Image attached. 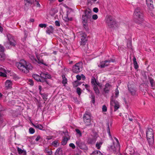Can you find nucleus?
I'll use <instances>...</instances> for the list:
<instances>
[{
  "label": "nucleus",
  "instance_id": "nucleus-1",
  "mask_svg": "<svg viewBox=\"0 0 155 155\" xmlns=\"http://www.w3.org/2000/svg\"><path fill=\"white\" fill-rule=\"evenodd\" d=\"M15 64L20 71L26 73H28L29 71L31 70L32 68L31 64L23 59L16 63Z\"/></svg>",
  "mask_w": 155,
  "mask_h": 155
},
{
  "label": "nucleus",
  "instance_id": "nucleus-2",
  "mask_svg": "<svg viewBox=\"0 0 155 155\" xmlns=\"http://www.w3.org/2000/svg\"><path fill=\"white\" fill-rule=\"evenodd\" d=\"M134 21L138 24L144 25V21L142 11L139 7L136 8L134 13Z\"/></svg>",
  "mask_w": 155,
  "mask_h": 155
},
{
  "label": "nucleus",
  "instance_id": "nucleus-3",
  "mask_svg": "<svg viewBox=\"0 0 155 155\" xmlns=\"http://www.w3.org/2000/svg\"><path fill=\"white\" fill-rule=\"evenodd\" d=\"M91 11L86 10L84 12V15H82V19L83 26L87 31H88L89 30L87 23L88 20L91 18Z\"/></svg>",
  "mask_w": 155,
  "mask_h": 155
},
{
  "label": "nucleus",
  "instance_id": "nucleus-4",
  "mask_svg": "<svg viewBox=\"0 0 155 155\" xmlns=\"http://www.w3.org/2000/svg\"><path fill=\"white\" fill-rule=\"evenodd\" d=\"M146 137L149 145H152L153 143L154 140V133L152 129H147L146 130Z\"/></svg>",
  "mask_w": 155,
  "mask_h": 155
},
{
  "label": "nucleus",
  "instance_id": "nucleus-5",
  "mask_svg": "<svg viewBox=\"0 0 155 155\" xmlns=\"http://www.w3.org/2000/svg\"><path fill=\"white\" fill-rule=\"evenodd\" d=\"M106 23L109 28L114 27L116 24V22L113 18L110 15H107L106 17Z\"/></svg>",
  "mask_w": 155,
  "mask_h": 155
},
{
  "label": "nucleus",
  "instance_id": "nucleus-6",
  "mask_svg": "<svg viewBox=\"0 0 155 155\" xmlns=\"http://www.w3.org/2000/svg\"><path fill=\"white\" fill-rule=\"evenodd\" d=\"M82 69V63L81 62H79L76 64L72 67L73 72L75 73H78L81 71Z\"/></svg>",
  "mask_w": 155,
  "mask_h": 155
},
{
  "label": "nucleus",
  "instance_id": "nucleus-7",
  "mask_svg": "<svg viewBox=\"0 0 155 155\" xmlns=\"http://www.w3.org/2000/svg\"><path fill=\"white\" fill-rule=\"evenodd\" d=\"M41 78V80H42L43 81L42 82H45L46 84H49L48 82L47 81V79H50L51 78V76L48 73H43L41 72L40 74Z\"/></svg>",
  "mask_w": 155,
  "mask_h": 155
},
{
  "label": "nucleus",
  "instance_id": "nucleus-8",
  "mask_svg": "<svg viewBox=\"0 0 155 155\" xmlns=\"http://www.w3.org/2000/svg\"><path fill=\"white\" fill-rule=\"evenodd\" d=\"M7 37L8 40V44L12 46H15L16 42L14 40L13 37L10 34L7 35Z\"/></svg>",
  "mask_w": 155,
  "mask_h": 155
},
{
  "label": "nucleus",
  "instance_id": "nucleus-9",
  "mask_svg": "<svg viewBox=\"0 0 155 155\" xmlns=\"http://www.w3.org/2000/svg\"><path fill=\"white\" fill-rule=\"evenodd\" d=\"M120 147L119 144H116L114 143L110 146V150L114 152L119 151L120 150Z\"/></svg>",
  "mask_w": 155,
  "mask_h": 155
},
{
  "label": "nucleus",
  "instance_id": "nucleus-10",
  "mask_svg": "<svg viewBox=\"0 0 155 155\" xmlns=\"http://www.w3.org/2000/svg\"><path fill=\"white\" fill-rule=\"evenodd\" d=\"M110 105L114 107V111H116L119 107V103L117 101L112 100L110 101Z\"/></svg>",
  "mask_w": 155,
  "mask_h": 155
},
{
  "label": "nucleus",
  "instance_id": "nucleus-11",
  "mask_svg": "<svg viewBox=\"0 0 155 155\" xmlns=\"http://www.w3.org/2000/svg\"><path fill=\"white\" fill-rule=\"evenodd\" d=\"M76 144L77 148H79L82 150H84L85 148V144L80 140L77 141L76 142Z\"/></svg>",
  "mask_w": 155,
  "mask_h": 155
},
{
  "label": "nucleus",
  "instance_id": "nucleus-12",
  "mask_svg": "<svg viewBox=\"0 0 155 155\" xmlns=\"http://www.w3.org/2000/svg\"><path fill=\"white\" fill-rule=\"evenodd\" d=\"M81 40L80 42L81 45H84L86 44L87 41V35L85 34H83V35H81Z\"/></svg>",
  "mask_w": 155,
  "mask_h": 155
},
{
  "label": "nucleus",
  "instance_id": "nucleus-13",
  "mask_svg": "<svg viewBox=\"0 0 155 155\" xmlns=\"http://www.w3.org/2000/svg\"><path fill=\"white\" fill-rule=\"evenodd\" d=\"M96 140V138L95 137H90L88 138L87 143L89 144H93L95 143Z\"/></svg>",
  "mask_w": 155,
  "mask_h": 155
},
{
  "label": "nucleus",
  "instance_id": "nucleus-14",
  "mask_svg": "<svg viewBox=\"0 0 155 155\" xmlns=\"http://www.w3.org/2000/svg\"><path fill=\"white\" fill-rule=\"evenodd\" d=\"M12 81L7 80L5 82V87L6 89H11L12 88Z\"/></svg>",
  "mask_w": 155,
  "mask_h": 155
},
{
  "label": "nucleus",
  "instance_id": "nucleus-15",
  "mask_svg": "<svg viewBox=\"0 0 155 155\" xmlns=\"http://www.w3.org/2000/svg\"><path fill=\"white\" fill-rule=\"evenodd\" d=\"M112 88V86L109 83H107L104 88V91L105 93H108Z\"/></svg>",
  "mask_w": 155,
  "mask_h": 155
},
{
  "label": "nucleus",
  "instance_id": "nucleus-16",
  "mask_svg": "<svg viewBox=\"0 0 155 155\" xmlns=\"http://www.w3.org/2000/svg\"><path fill=\"white\" fill-rule=\"evenodd\" d=\"M110 61H103L101 62L100 64L98 65L99 67H100L101 68H104L105 67L108 66V64H107V62H109Z\"/></svg>",
  "mask_w": 155,
  "mask_h": 155
},
{
  "label": "nucleus",
  "instance_id": "nucleus-17",
  "mask_svg": "<svg viewBox=\"0 0 155 155\" xmlns=\"http://www.w3.org/2000/svg\"><path fill=\"white\" fill-rule=\"evenodd\" d=\"M128 89L129 92L131 93L132 95L134 96L136 95V90L135 87H128Z\"/></svg>",
  "mask_w": 155,
  "mask_h": 155
},
{
  "label": "nucleus",
  "instance_id": "nucleus-18",
  "mask_svg": "<svg viewBox=\"0 0 155 155\" xmlns=\"http://www.w3.org/2000/svg\"><path fill=\"white\" fill-rule=\"evenodd\" d=\"M46 29V33L49 35L52 34L54 32V28L52 26H50L47 27Z\"/></svg>",
  "mask_w": 155,
  "mask_h": 155
},
{
  "label": "nucleus",
  "instance_id": "nucleus-19",
  "mask_svg": "<svg viewBox=\"0 0 155 155\" xmlns=\"http://www.w3.org/2000/svg\"><path fill=\"white\" fill-rule=\"evenodd\" d=\"M146 4L147 6L150 9L152 10L153 8V2L152 0H146Z\"/></svg>",
  "mask_w": 155,
  "mask_h": 155
},
{
  "label": "nucleus",
  "instance_id": "nucleus-20",
  "mask_svg": "<svg viewBox=\"0 0 155 155\" xmlns=\"http://www.w3.org/2000/svg\"><path fill=\"white\" fill-rule=\"evenodd\" d=\"M33 78L37 81H40L42 82L43 80H41V75H39L37 74H34L32 75Z\"/></svg>",
  "mask_w": 155,
  "mask_h": 155
},
{
  "label": "nucleus",
  "instance_id": "nucleus-21",
  "mask_svg": "<svg viewBox=\"0 0 155 155\" xmlns=\"http://www.w3.org/2000/svg\"><path fill=\"white\" fill-rule=\"evenodd\" d=\"M126 150L127 153L130 155H133L134 153V149L130 147H127L126 149Z\"/></svg>",
  "mask_w": 155,
  "mask_h": 155
},
{
  "label": "nucleus",
  "instance_id": "nucleus-22",
  "mask_svg": "<svg viewBox=\"0 0 155 155\" xmlns=\"http://www.w3.org/2000/svg\"><path fill=\"white\" fill-rule=\"evenodd\" d=\"M91 114L90 113L88 112H86L83 116V120L91 119Z\"/></svg>",
  "mask_w": 155,
  "mask_h": 155
},
{
  "label": "nucleus",
  "instance_id": "nucleus-23",
  "mask_svg": "<svg viewBox=\"0 0 155 155\" xmlns=\"http://www.w3.org/2000/svg\"><path fill=\"white\" fill-rule=\"evenodd\" d=\"M25 5H26L27 3L29 5L34 4L35 5V2L36 0H24Z\"/></svg>",
  "mask_w": 155,
  "mask_h": 155
},
{
  "label": "nucleus",
  "instance_id": "nucleus-24",
  "mask_svg": "<svg viewBox=\"0 0 155 155\" xmlns=\"http://www.w3.org/2000/svg\"><path fill=\"white\" fill-rule=\"evenodd\" d=\"M36 56L38 60H37V61L36 62H37L39 64H41L45 65H46V64L45 63H44L43 59L40 58V57H38L37 55Z\"/></svg>",
  "mask_w": 155,
  "mask_h": 155
},
{
  "label": "nucleus",
  "instance_id": "nucleus-25",
  "mask_svg": "<svg viewBox=\"0 0 155 155\" xmlns=\"http://www.w3.org/2000/svg\"><path fill=\"white\" fill-rule=\"evenodd\" d=\"M17 150L19 154L21 155H26V152L25 151L21 149L20 148L18 147Z\"/></svg>",
  "mask_w": 155,
  "mask_h": 155
},
{
  "label": "nucleus",
  "instance_id": "nucleus-26",
  "mask_svg": "<svg viewBox=\"0 0 155 155\" xmlns=\"http://www.w3.org/2000/svg\"><path fill=\"white\" fill-rule=\"evenodd\" d=\"M69 140V138L68 139L66 137H63V139L61 142V145L63 146L65 145Z\"/></svg>",
  "mask_w": 155,
  "mask_h": 155
},
{
  "label": "nucleus",
  "instance_id": "nucleus-27",
  "mask_svg": "<svg viewBox=\"0 0 155 155\" xmlns=\"http://www.w3.org/2000/svg\"><path fill=\"white\" fill-rule=\"evenodd\" d=\"M93 89L95 94L97 95H98L99 94L100 91L97 85H94L93 86Z\"/></svg>",
  "mask_w": 155,
  "mask_h": 155
},
{
  "label": "nucleus",
  "instance_id": "nucleus-28",
  "mask_svg": "<svg viewBox=\"0 0 155 155\" xmlns=\"http://www.w3.org/2000/svg\"><path fill=\"white\" fill-rule=\"evenodd\" d=\"M55 155H63L61 148H58L57 150L55 152Z\"/></svg>",
  "mask_w": 155,
  "mask_h": 155
},
{
  "label": "nucleus",
  "instance_id": "nucleus-29",
  "mask_svg": "<svg viewBox=\"0 0 155 155\" xmlns=\"http://www.w3.org/2000/svg\"><path fill=\"white\" fill-rule=\"evenodd\" d=\"M33 126L36 128L40 130H43V127L40 124H33Z\"/></svg>",
  "mask_w": 155,
  "mask_h": 155
},
{
  "label": "nucleus",
  "instance_id": "nucleus-30",
  "mask_svg": "<svg viewBox=\"0 0 155 155\" xmlns=\"http://www.w3.org/2000/svg\"><path fill=\"white\" fill-rule=\"evenodd\" d=\"M84 121L87 126H89L91 124V119H84Z\"/></svg>",
  "mask_w": 155,
  "mask_h": 155
},
{
  "label": "nucleus",
  "instance_id": "nucleus-31",
  "mask_svg": "<svg viewBox=\"0 0 155 155\" xmlns=\"http://www.w3.org/2000/svg\"><path fill=\"white\" fill-rule=\"evenodd\" d=\"M90 155H102V153L99 150H96L94 151Z\"/></svg>",
  "mask_w": 155,
  "mask_h": 155
},
{
  "label": "nucleus",
  "instance_id": "nucleus-32",
  "mask_svg": "<svg viewBox=\"0 0 155 155\" xmlns=\"http://www.w3.org/2000/svg\"><path fill=\"white\" fill-rule=\"evenodd\" d=\"M133 62H134V68H135L137 69L138 67V66L137 64V62L136 61V59L135 57H134L133 58Z\"/></svg>",
  "mask_w": 155,
  "mask_h": 155
},
{
  "label": "nucleus",
  "instance_id": "nucleus-33",
  "mask_svg": "<svg viewBox=\"0 0 155 155\" xmlns=\"http://www.w3.org/2000/svg\"><path fill=\"white\" fill-rule=\"evenodd\" d=\"M45 152L47 153L49 155H50L52 154V152L51 150V149L48 147H46L45 149Z\"/></svg>",
  "mask_w": 155,
  "mask_h": 155
},
{
  "label": "nucleus",
  "instance_id": "nucleus-34",
  "mask_svg": "<svg viewBox=\"0 0 155 155\" xmlns=\"http://www.w3.org/2000/svg\"><path fill=\"white\" fill-rule=\"evenodd\" d=\"M62 77L63 79L62 83L64 85L67 83V79L65 78V75L64 74L62 75Z\"/></svg>",
  "mask_w": 155,
  "mask_h": 155
},
{
  "label": "nucleus",
  "instance_id": "nucleus-35",
  "mask_svg": "<svg viewBox=\"0 0 155 155\" xmlns=\"http://www.w3.org/2000/svg\"><path fill=\"white\" fill-rule=\"evenodd\" d=\"M29 57L33 62L35 63L37 61L33 55L30 54L29 56Z\"/></svg>",
  "mask_w": 155,
  "mask_h": 155
},
{
  "label": "nucleus",
  "instance_id": "nucleus-36",
  "mask_svg": "<svg viewBox=\"0 0 155 155\" xmlns=\"http://www.w3.org/2000/svg\"><path fill=\"white\" fill-rule=\"evenodd\" d=\"M5 55L4 53H0V60L3 61L5 60Z\"/></svg>",
  "mask_w": 155,
  "mask_h": 155
},
{
  "label": "nucleus",
  "instance_id": "nucleus-37",
  "mask_svg": "<svg viewBox=\"0 0 155 155\" xmlns=\"http://www.w3.org/2000/svg\"><path fill=\"white\" fill-rule=\"evenodd\" d=\"M42 97L43 99L45 101H46L47 99L48 95L47 94L44 93L43 94H41Z\"/></svg>",
  "mask_w": 155,
  "mask_h": 155
},
{
  "label": "nucleus",
  "instance_id": "nucleus-38",
  "mask_svg": "<svg viewBox=\"0 0 155 155\" xmlns=\"http://www.w3.org/2000/svg\"><path fill=\"white\" fill-rule=\"evenodd\" d=\"M97 81L94 77H92L91 79V83L93 86L94 85H96V83Z\"/></svg>",
  "mask_w": 155,
  "mask_h": 155
},
{
  "label": "nucleus",
  "instance_id": "nucleus-39",
  "mask_svg": "<svg viewBox=\"0 0 155 155\" xmlns=\"http://www.w3.org/2000/svg\"><path fill=\"white\" fill-rule=\"evenodd\" d=\"M75 130L77 134H78L79 137H81L82 136V133L81 131L78 129H76Z\"/></svg>",
  "mask_w": 155,
  "mask_h": 155
},
{
  "label": "nucleus",
  "instance_id": "nucleus-40",
  "mask_svg": "<svg viewBox=\"0 0 155 155\" xmlns=\"http://www.w3.org/2000/svg\"><path fill=\"white\" fill-rule=\"evenodd\" d=\"M149 80L150 82V83L151 84V86L152 87H153L154 86V84H153L154 80L153 79L151 78H149Z\"/></svg>",
  "mask_w": 155,
  "mask_h": 155
},
{
  "label": "nucleus",
  "instance_id": "nucleus-41",
  "mask_svg": "<svg viewBox=\"0 0 155 155\" xmlns=\"http://www.w3.org/2000/svg\"><path fill=\"white\" fill-rule=\"evenodd\" d=\"M58 144V140H55L52 143V144L55 147H57Z\"/></svg>",
  "mask_w": 155,
  "mask_h": 155
},
{
  "label": "nucleus",
  "instance_id": "nucleus-42",
  "mask_svg": "<svg viewBox=\"0 0 155 155\" xmlns=\"http://www.w3.org/2000/svg\"><path fill=\"white\" fill-rule=\"evenodd\" d=\"M101 144H102V142L97 143L96 144V147L98 149H100Z\"/></svg>",
  "mask_w": 155,
  "mask_h": 155
},
{
  "label": "nucleus",
  "instance_id": "nucleus-43",
  "mask_svg": "<svg viewBox=\"0 0 155 155\" xmlns=\"http://www.w3.org/2000/svg\"><path fill=\"white\" fill-rule=\"evenodd\" d=\"M29 132L31 134H33L35 132V130L33 128L31 127L29 129Z\"/></svg>",
  "mask_w": 155,
  "mask_h": 155
},
{
  "label": "nucleus",
  "instance_id": "nucleus-44",
  "mask_svg": "<svg viewBox=\"0 0 155 155\" xmlns=\"http://www.w3.org/2000/svg\"><path fill=\"white\" fill-rule=\"evenodd\" d=\"M64 136L63 137H66L68 139L69 138V140L70 139V137L69 136V135L68 134V131L66 132L64 134Z\"/></svg>",
  "mask_w": 155,
  "mask_h": 155
},
{
  "label": "nucleus",
  "instance_id": "nucleus-45",
  "mask_svg": "<svg viewBox=\"0 0 155 155\" xmlns=\"http://www.w3.org/2000/svg\"><path fill=\"white\" fill-rule=\"evenodd\" d=\"M47 26V25L45 24H40L39 25V26L41 28H46Z\"/></svg>",
  "mask_w": 155,
  "mask_h": 155
},
{
  "label": "nucleus",
  "instance_id": "nucleus-46",
  "mask_svg": "<svg viewBox=\"0 0 155 155\" xmlns=\"http://www.w3.org/2000/svg\"><path fill=\"white\" fill-rule=\"evenodd\" d=\"M77 92L79 95H80L81 93V89L79 87H77Z\"/></svg>",
  "mask_w": 155,
  "mask_h": 155
},
{
  "label": "nucleus",
  "instance_id": "nucleus-47",
  "mask_svg": "<svg viewBox=\"0 0 155 155\" xmlns=\"http://www.w3.org/2000/svg\"><path fill=\"white\" fill-rule=\"evenodd\" d=\"M4 48L3 46L0 45V53H4Z\"/></svg>",
  "mask_w": 155,
  "mask_h": 155
},
{
  "label": "nucleus",
  "instance_id": "nucleus-48",
  "mask_svg": "<svg viewBox=\"0 0 155 155\" xmlns=\"http://www.w3.org/2000/svg\"><path fill=\"white\" fill-rule=\"evenodd\" d=\"M102 110L103 112H106L107 111V108L105 105H104L102 107Z\"/></svg>",
  "mask_w": 155,
  "mask_h": 155
},
{
  "label": "nucleus",
  "instance_id": "nucleus-49",
  "mask_svg": "<svg viewBox=\"0 0 155 155\" xmlns=\"http://www.w3.org/2000/svg\"><path fill=\"white\" fill-rule=\"evenodd\" d=\"M69 146L70 147H72L73 149H74L75 148V146L74 144L72 143H70L69 144Z\"/></svg>",
  "mask_w": 155,
  "mask_h": 155
},
{
  "label": "nucleus",
  "instance_id": "nucleus-50",
  "mask_svg": "<svg viewBox=\"0 0 155 155\" xmlns=\"http://www.w3.org/2000/svg\"><path fill=\"white\" fill-rule=\"evenodd\" d=\"M55 24L56 26L58 27L60 26V22L58 21H55Z\"/></svg>",
  "mask_w": 155,
  "mask_h": 155
},
{
  "label": "nucleus",
  "instance_id": "nucleus-51",
  "mask_svg": "<svg viewBox=\"0 0 155 155\" xmlns=\"http://www.w3.org/2000/svg\"><path fill=\"white\" fill-rule=\"evenodd\" d=\"M90 94H91V98L92 99L95 98V95L92 91H91Z\"/></svg>",
  "mask_w": 155,
  "mask_h": 155
},
{
  "label": "nucleus",
  "instance_id": "nucleus-52",
  "mask_svg": "<svg viewBox=\"0 0 155 155\" xmlns=\"http://www.w3.org/2000/svg\"><path fill=\"white\" fill-rule=\"evenodd\" d=\"M79 82L78 81H76L74 82V83L73 84V85L74 87H76L78 86L79 85L78 84Z\"/></svg>",
  "mask_w": 155,
  "mask_h": 155
},
{
  "label": "nucleus",
  "instance_id": "nucleus-53",
  "mask_svg": "<svg viewBox=\"0 0 155 155\" xmlns=\"http://www.w3.org/2000/svg\"><path fill=\"white\" fill-rule=\"evenodd\" d=\"M0 76L5 77H6V75L4 73L0 71Z\"/></svg>",
  "mask_w": 155,
  "mask_h": 155
},
{
  "label": "nucleus",
  "instance_id": "nucleus-54",
  "mask_svg": "<svg viewBox=\"0 0 155 155\" xmlns=\"http://www.w3.org/2000/svg\"><path fill=\"white\" fill-rule=\"evenodd\" d=\"M98 18L97 15L95 14L92 16V18L94 20H96Z\"/></svg>",
  "mask_w": 155,
  "mask_h": 155
},
{
  "label": "nucleus",
  "instance_id": "nucleus-55",
  "mask_svg": "<svg viewBox=\"0 0 155 155\" xmlns=\"http://www.w3.org/2000/svg\"><path fill=\"white\" fill-rule=\"evenodd\" d=\"M41 139V137L40 136L38 135L37 138L35 139V141H39L40 139Z\"/></svg>",
  "mask_w": 155,
  "mask_h": 155
},
{
  "label": "nucleus",
  "instance_id": "nucleus-56",
  "mask_svg": "<svg viewBox=\"0 0 155 155\" xmlns=\"http://www.w3.org/2000/svg\"><path fill=\"white\" fill-rule=\"evenodd\" d=\"M64 20L66 21H71L72 20V19L71 18L70 19H69V18H68V16L67 17L64 18Z\"/></svg>",
  "mask_w": 155,
  "mask_h": 155
},
{
  "label": "nucleus",
  "instance_id": "nucleus-57",
  "mask_svg": "<svg viewBox=\"0 0 155 155\" xmlns=\"http://www.w3.org/2000/svg\"><path fill=\"white\" fill-rule=\"evenodd\" d=\"M105 61H110L109 62H107V64H108V65L111 62H114V61H113V60L112 59H110L105 60Z\"/></svg>",
  "mask_w": 155,
  "mask_h": 155
},
{
  "label": "nucleus",
  "instance_id": "nucleus-58",
  "mask_svg": "<svg viewBox=\"0 0 155 155\" xmlns=\"http://www.w3.org/2000/svg\"><path fill=\"white\" fill-rule=\"evenodd\" d=\"M119 91L118 90L117 88L116 90L115 91V94L116 95V96L117 97L119 94Z\"/></svg>",
  "mask_w": 155,
  "mask_h": 155
},
{
  "label": "nucleus",
  "instance_id": "nucleus-59",
  "mask_svg": "<svg viewBox=\"0 0 155 155\" xmlns=\"http://www.w3.org/2000/svg\"><path fill=\"white\" fill-rule=\"evenodd\" d=\"M76 78L78 80H80L81 78V77L79 75L76 76Z\"/></svg>",
  "mask_w": 155,
  "mask_h": 155
},
{
  "label": "nucleus",
  "instance_id": "nucleus-60",
  "mask_svg": "<svg viewBox=\"0 0 155 155\" xmlns=\"http://www.w3.org/2000/svg\"><path fill=\"white\" fill-rule=\"evenodd\" d=\"M93 11L95 13H97L98 11V9L97 8H93Z\"/></svg>",
  "mask_w": 155,
  "mask_h": 155
},
{
  "label": "nucleus",
  "instance_id": "nucleus-61",
  "mask_svg": "<svg viewBox=\"0 0 155 155\" xmlns=\"http://www.w3.org/2000/svg\"><path fill=\"white\" fill-rule=\"evenodd\" d=\"M6 110V108L5 107L4 108L0 109V117H1L2 116L1 112L2 111H5Z\"/></svg>",
  "mask_w": 155,
  "mask_h": 155
},
{
  "label": "nucleus",
  "instance_id": "nucleus-62",
  "mask_svg": "<svg viewBox=\"0 0 155 155\" xmlns=\"http://www.w3.org/2000/svg\"><path fill=\"white\" fill-rule=\"evenodd\" d=\"M107 131H109L110 130V127L109 126V123L108 122L107 124Z\"/></svg>",
  "mask_w": 155,
  "mask_h": 155
},
{
  "label": "nucleus",
  "instance_id": "nucleus-63",
  "mask_svg": "<svg viewBox=\"0 0 155 155\" xmlns=\"http://www.w3.org/2000/svg\"><path fill=\"white\" fill-rule=\"evenodd\" d=\"M107 131V132L110 138V139H112V137L111 136V135L110 134V130H109V131Z\"/></svg>",
  "mask_w": 155,
  "mask_h": 155
},
{
  "label": "nucleus",
  "instance_id": "nucleus-64",
  "mask_svg": "<svg viewBox=\"0 0 155 155\" xmlns=\"http://www.w3.org/2000/svg\"><path fill=\"white\" fill-rule=\"evenodd\" d=\"M36 4L37 5V6L38 7H40V5L39 4V2L36 0V2H35V4Z\"/></svg>",
  "mask_w": 155,
  "mask_h": 155
}]
</instances>
